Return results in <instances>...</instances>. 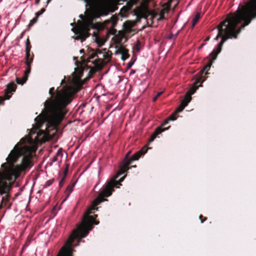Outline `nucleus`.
Returning <instances> with one entry per match:
<instances>
[{
  "mask_svg": "<svg viewBox=\"0 0 256 256\" xmlns=\"http://www.w3.org/2000/svg\"><path fill=\"white\" fill-rule=\"evenodd\" d=\"M256 18V0H250L234 13L227 15L226 18L220 22L216 28L218 34L214 38H221L216 50L210 54L212 62L220 52L224 43L228 39L236 38L241 30Z\"/></svg>",
  "mask_w": 256,
  "mask_h": 256,
  "instance_id": "f257e3e1",
  "label": "nucleus"
},
{
  "mask_svg": "<svg viewBox=\"0 0 256 256\" xmlns=\"http://www.w3.org/2000/svg\"><path fill=\"white\" fill-rule=\"evenodd\" d=\"M144 148H143L141 150L136 152L132 156L130 159L128 160V162L122 167L121 172L117 173L113 179L108 182L106 185L104 186L102 190L99 194L98 196L93 201L92 206L88 208L84 212L81 224H82V230H85L86 232L83 234L82 237H86L88 234L89 232L92 228V226L93 224L97 225L99 224L98 221L95 220L97 215H94V218L93 216H90V214L93 213L94 210L98 209V208H96L98 205L102 202L106 200V199H105L106 197L111 196L114 188H119L118 186L121 185L120 182L124 180L126 176L120 178L119 182L116 181V179L118 178L120 176L124 174L130 168L129 166L132 161L138 160L142 155L144 154L146 152V151L143 152V150Z\"/></svg>",
  "mask_w": 256,
  "mask_h": 256,
  "instance_id": "f03ea898",
  "label": "nucleus"
},
{
  "mask_svg": "<svg viewBox=\"0 0 256 256\" xmlns=\"http://www.w3.org/2000/svg\"><path fill=\"white\" fill-rule=\"evenodd\" d=\"M70 102V96L64 92L57 91L54 99H49L44 103V108L35 118L38 128L45 122L55 126L63 119L66 110V106Z\"/></svg>",
  "mask_w": 256,
  "mask_h": 256,
  "instance_id": "7ed1b4c3",
  "label": "nucleus"
},
{
  "mask_svg": "<svg viewBox=\"0 0 256 256\" xmlns=\"http://www.w3.org/2000/svg\"><path fill=\"white\" fill-rule=\"evenodd\" d=\"M82 224H80L74 230L64 244L61 248L56 256H72L73 248L77 246L81 242L82 237L86 232L82 230Z\"/></svg>",
  "mask_w": 256,
  "mask_h": 256,
  "instance_id": "20e7f679",
  "label": "nucleus"
},
{
  "mask_svg": "<svg viewBox=\"0 0 256 256\" xmlns=\"http://www.w3.org/2000/svg\"><path fill=\"white\" fill-rule=\"evenodd\" d=\"M91 10L100 16H106L111 10L110 5L106 0H84Z\"/></svg>",
  "mask_w": 256,
  "mask_h": 256,
  "instance_id": "39448f33",
  "label": "nucleus"
},
{
  "mask_svg": "<svg viewBox=\"0 0 256 256\" xmlns=\"http://www.w3.org/2000/svg\"><path fill=\"white\" fill-rule=\"evenodd\" d=\"M106 26L108 28L107 32V35H114L115 42L117 44L122 42L123 38H124V34L123 32L118 31L116 34L117 31L114 28L117 24V20L114 17H112L110 20H106L104 22Z\"/></svg>",
  "mask_w": 256,
  "mask_h": 256,
  "instance_id": "423d86ee",
  "label": "nucleus"
},
{
  "mask_svg": "<svg viewBox=\"0 0 256 256\" xmlns=\"http://www.w3.org/2000/svg\"><path fill=\"white\" fill-rule=\"evenodd\" d=\"M12 168H8L4 172H0V194L1 195L6 194L8 196V192L10 189L9 184L5 180L9 179V174L12 172Z\"/></svg>",
  "mask_w": 256,
  "mask_h": 256,
  "instance_id": "0eeeda50",
  "label": "nucleus"
},
{
  "mask_svg": "<svg viewBox=\"0 0 256 256\" xmlns=\"http://www.w3.org/2000/svg\"><path fill=\"white\" fill-rule=\"evenodd\" d=\"M32 155L30 153L24 156L20 166V170H25L26 169L29 168L32 166Z\"/></svg>",
  "mask_w": 256,
  "mask_h": 256,
  "instance_id": "6e6552de",
  "label": "nucleus"
},
{
  "mask_svg": "<svg viewBox=\"0 0 256 256\" xmlns=\"http://www.w3.org/2000/svg\"><path fill=\"white\" fill-rule=\"evenodd\" d=\"M16 88V86L14 82H10L8 84L4 90V98L5 100H9L13 92H15Z\"/></svg>",
  "mask_w": 256,
  "mask_h": 256,
  "instance_id": "1a4fd4ad",
  "label": "nucleus"
},
{
  "mask_svg": "<svg viewBox=\"0 0 256 256\" xmlns=\"http://www.w3.org/2000/svg\"><path fill=\"white\" fill-rule=\"evenodd\" d=\"M20 156V152L19 150H12L8 156L6 158L8 163L10 165L12 168L14 163L16 162Z\"/></svg>",
  "mask_w": 256,
  "mask_h": 256,
  "instance_id": "9d476101",
  "label": "nucleus"
},
{
  "mask_svg": "<svg viewBox=\"0 0 256 256\" xmlns=\"http://www.w3.org/2000/svg\"><path fill=\"white\" fill-rule=\"evenodd\" d=\"M31 64L32 63H30V62H29L28 61L26 62V68L24 72V75H25L24 77L23 78H22V80H20V78H16V81L17 84H22L26 82V80H27V78L30 72V70H31L30 64Z\"/></svg>",
  "mask_w": 256,
  "mask_h": 256,
  "instance_id": "9b49d317",
  "label": "nucleus"
},
{
  "mask_svg": "<svg viewBox=\"0 0 256 256\" xmlns=\"http://www.w3.org/2000/svg\"><path fill=\"white\" fill-rule=\"evenodd\" d=\"M80 18L83 20L84 27L86 28H88V27L94 28L92 20L90 18H85L82 14L80 15Z\"/></svg>",
  "mask_w": 256,
  "mask_h": 256,
  "instance_id": "f8f14e48",
  "label": "nucleus"
},
{
  "mask_svg": "<svg viewBox=\"0 0 256 256\" xmlns=\"http://www.w3.org/2000/svg\"><path fill=\"white\" fill-rule=\"evenodd\" d=\"M190 100H191V97H190V96H188L187 100H186L184 98V100H182V102H181L180 104L176 110L175 113L178 114V112H181L184 110V108L188 105V102H190Z\"/></svg>",
  "mask_w": 256,
  "mask_h": 256,
  "instance_id": "ddd939ff",
  "label": "nucleus"
},
{
  "mask_svg": "<svg viewBox=\"0 0 256 256\" xmlns=\"http://www.w3.org/2000/svg\"><path fill=\"white\" fill-rule=\"evenodd\" d=\"M135 22L132 21H126L123 24L124 30L126 32H130L132 30V28L134 26Z\"/></svg>",
  "mask_w": 256,
  "mask_h": 256,
  "instance_id": "4468645a",
  "label": "nucleus"
},
{
  "mask_svg": "<svg viewBox=\"0 0 256 256\" xmlns=\"http://www.w3.org/2000/svg\"><path fill=\"white\" fill-rule=\"evenodd\" d=\"M63 156L62 154V148H59L56 153V154L52 158V162H60L62 161V158Z\"/></svg>",
  "mask_w": 256,
  "mask_h": 256,
  "instance_id": "2eb2a0df",
  "label": "nucleus"
},
{
  "mask_svg": "<svg viewBox=\"0 0 256 256\" xmlns=\"http://www.w3.org/2000/svg\"><path fill=\"white\" fill-rule=\"evenodd\" d=\"M92 28L91 27H88V28H86L84 27V30H80L78 32V34L82 37V41L84 40L86 38L90 36V34L88 33V30L90 28Z\"/></svg>",
  "mask_w": 256,
  "mask_h": 256,
  "instance_id": "dca6fc26",
  "label": "nucleus"
},
{
  "mask_svg": "<svg viewBox=\"0 0 256 256\" xmlns=\"http://www.w3.org/2000/svg\"><path fill=\"white\" fill-rule=\"evenodd\" d=\"M168 128H157L154 133L151 136V137L150 138V141L152 142L153 141L154 138H156V136L160 134L162 132H164L166 130H168Z\"/></svg>",
  "mask_w": 256,
  "mask_h": 256,
  "instance_id": "f3484780",
  "label": "nucleus"
},
{
  "mask_svg": "<svg viewBox=\"0 0 256 256\" xmlns=\"http://www.w3.org/2000/svg\"><path fill=\"white\" fill-rule=\"evenodd\" d=\"M130 154H131V151L130 150L128 151L126 153V156H124V160H122V162L120 164V171L118 173H120V172H121V168H122V166H124L126 163V162H128V160H129L130 159V158H129V156H130Z\"/></svg>",
  "mask_w": 256,
  "mask_h": 256,
  "instance_id": "a211bd4d",
  "label": "nucleus"
},
{
  "mask_svg": "<svg viewBox=\"0 0 256 256\" xmlns=\"http://www.w3.org/2000/svg\"><path fill=\"white\" fill-rule=\"evenodd\" d=\"M177 114L175 112L171 114L168 118L164 120V122L162 124L161 126H164L166 125L170 120H176V114Z\"/></svg>",
  "mask_w": 256,
  "mask_h": 256,
  "instance_id": "6ab92c4d",
  "label": "nucleus"
},
{
  "mask_svg": "<svg viewBox=\"0 0 256 256\" xmlns=\"http://www.w3.org/2000/svg\"><path fill=\"white\" fill-rule=\"evenodd\" d=\"M200 18V13L197 12L192 20V27L193 28L196 24L199 19Z\"/></svg>",
  "mask_w": 256,
  "mask_h": 256,
  "instance_id": "aec40b11",
  "label": "nucleus"
},
{
  "mask_svg": "<svg viewBox=\"0 0 256 256\" xmlns=\"http://www.w3.org/2000/svg\"><path fill=\"white\" fill-rule=\"evenodd\" d=\"M30 51H26V62H29L30 63H32V58H30Z\"/></svg>",
  "mask_w": 256,
  "mask_h": 256,
  "instance_id": "412c9836",
  "label": "nucleus"
},
{
  "mask_svg": "<svg viewBox=\"0 0 256 256\" xmlns=\"http://www.w3.org/2000/svg\"><path fill=\"white\" fill-rule=\"evenodd\" d=\"M31 45L30 40L28 38L26 40V51H30Z\"/></svg>",
  "mask_w": 256,
  "mask_h": 256,
  "instance_id": "4be33fe9",
  "label": "nucleus"
},
{
  "mask_svg": "<svg viewBox=\"0 0 256 256\" xmlns=\"http://www.w3.org/2000/svg\"><path fill=\"white\" fill-rule=\"evenodd\" d=\"M38 18L36 16L32 20H30V23L28 24V26L30 28L35 23L38 21Z\"/></svg>",
  "mask_w": 256,
  "mask_h": 256,
  "instance_id": "5701e85b",
  "label": "nucleus"
},
{
  "mask_svg": "<svg viewBox=\"0 0 256 256\" xmlns=\"http://www.w3.org/2000/svg\"><path fill=\"white\" fill-rule=\"evenodd\" d=\"M138 0H129L127 3L128 6L130 8L132 6L136 4Z\"/></svg>",
  "mask_w": 256,
  "mask_h": 256,
  "instance_id": "b1692460",
  "label": "nucleus"
},
{
  "mask_svg": "<svg viewBox=\"0 0 256 256\" xmlns=\"http://www.w3.org/2000/svg\"><path fill=\"white\" fill-rule=\"evenodd\" d=\"M196 90V88H191V89L188 91V94L186 96H185V98H185L186 100H187V97H188V96H190H190H191L192 94H193L194 93V92H195Z\"/></svg>",
  "mask_w": 256,
  "mask_h": 256,
  "instance_id": "393cba45",
  "label": "nucleus"
},
{
  "mask_svg": "<svg viewBox=\"0 0 256 256\" xmlns=\"http://www.w3.org/2000/svg\"><path fill=\"white\" fill-rule=\"evenodd\" d=\"M73 186H74L68 185L67 186L66 189V194H67L68 195H69L72 191Z\"/></svg>",
  "mask_w": 256,
  "mask_h": 256,
  "instance_id": "a878e982",
  "label": "nucleus"
},
{
  "mask_svg": "<svg viewBox=\"0 0 256 256\" xmlns=\"http://www.w3.org/2000/svg\"><path fill=\"white\" fill-rule=\"evenodd\" d=\"M129 56L127 52H124L122 53V60H125L127 59Z\"/></svg>",
  "mask_w": 256,
  "mask_h": 256,
  "instance_id": "bb28decb",
  "label": "nucleus"
},
{
  "mask_svg": "<svg viewBox=\"0 0 256 256\" xmlns=\"http://www.w3.org/2000/svg\"><path fill=\"white\" fill-rule=\"evenodd\" d=\"M64 181H65V176H64L62 178L61 180H60V181L59 182V184H58V185H59V186L60 188L62 187L63 186V185L64 184Z\"/></svg>",
  "mask_w": 256,
  "mask_h": 256,
  "instance_id": "cd10ccee",
  "label": "nucleus"
},
{
  "mask_svg": "<svg viewBox=\"0 0 256 256\" xmlns=\"http://www.w3.org/2000/svg\"><path fill=\"white\" fill-rule=\"evenodd\" d=\"M44 12H45V9L44 8H42L40 11H38L36 13V17L38 18V16H40Z\"/></svg>",
  "mask_w": 256,
  "mask_h": 256,
  "instance_id": "c85d7f7f",
  "label": "nucleus"
},
{
  "mask_svg": "<svg viewBox=\"0 0 256 256\" xmlns=\"http://www.w3.org/2000/svg\"><path fill=\"white\" fill-rule=\"evenodd\" d=\"M162 92H158L156 96L153 98L152 101L154 102H156L158 98L162 94Z\"/></svg>",
  "mask_w": 256,
  "mask_h": 256,
  "instance_id": "c756f323",
  "label": "nucleus"
},
{
  "mask_svg": "<svg viewBox=\"0 0 256 256\" xmlns=\"http://www.w3.org/2000/svg\"><path fill=\"white\" fill-rule=\"evenodd\" d=\"M96 56H98L97 54L94 52V53H92V54H90L89 58L90 59H93V58H95Z\"/></svg>",
  "mask_w": 256,
  "mask_h": 256,
  "instance_id": "7c9ffc66",
  "label": "nucleus"
},
{
  "mask_svg": "<svg viewBox=\"0 0 256 256\" xmlns=\"http://www.w3.org/2000/svg\"><path fill=\"white\" fill-rule=\"evenodd\" d=\"M140 41H138L136 44V50L138 52L140 51Z\"/></svg>",
  "mask_w": 256,
  "mask_h": 256,
  "instance_id": "2f4dec72",
  "label": "nucleus"
},
{
  "mask_svg": "<svg viewBox=\"0 0 256 256\" xmlns=\"http://www.w3.org/2000/svg\"><path fill=\"white\" fill-rule=\"evenodd\" d=\"M176 36H177V34H170L168 36V38L169 39L175 38L176 37Z\"/></svg>",
  "mask_w": 256,
  "mask_h": 256,
  "instance_id": "473e14b6",
  "label": "nucleus"
},
{
  "mask_svg": "<svg viewBox=\"0 0 256 256\" xmlns=\"http://www.w3.org/2000/svg\"><path fill=\"white\" fill-rule=\"evenodd\" d=\"M52 184V182H50V180L47 181L45 184L44 186L48 187L50 186Z\"/></svg>",
  "mask_w": 256,
  "mask_h": 256,
  "instance_id": "72a5a7b5",
  "label": "nucleus"
},
{
  "mask_svg": "<svg viewBox=\"0 0 256 256\" xmlns=\"http://www.w3.org/2000/svg\"><path fill=\"white\" fill-rule=\"evenodd\" d=\"M134 64V62H129L126 66L128 68H130Z\"/></svg>",
  "mask_w": 256,
  "mask_h": 256,
  "instance_id": "f704fd0d",
  "label": "nucleus"
},
{
  "mask_svg": "<svg viewBox=\"0 0 256 256\" xmlns=\"http://www.w3.org/2000/svg\"><path fill=\"white\" fill-rule=\"evenodd\" d=\"M54 88H52L50 89L49 93L52 96H54Z\"/></svg>",
  "mask_w": 256,
  "mask_h": 256,
  "instance_id": "c9c22d12",
  "label": "nucleus"
},
{
  "mask_svg": "<svg viewBox=\"0 0 256 256\" xmlns=\"http://www.w3.org/2000/svg\"><path fill=\"white\" fill-rule=\"evenodd\" d=\"M96 42L99 46H102L104 44V42L102 40L99 41L96 39Z\"/></svg>",
  "mask_w": 256,
  "mask_h": 256,
  "instance_id": "e433bc0d",
  "label": "nucleus"
},
{
  "mask_svg": "<svg viewBox=\"0 0 256 256\" xmlns=\"http://www.w3.org/2000/svg\"><path fill=\"white\" fill-rule=\"evenodd\" d=\"M78 36H76L74 38L75 40H82V37L80 36L79 34H77Z\"/></svg>",
  "mask_w": 256,
  "mask_h": 256,
  "instance_id": "4c0bfd02",
  "label": "nucleus"
},
{
  "mask_svg": "<svg viewBox=\"0 0 256 256\" xmlns=\"http://www.w3.org/2000/svg\"><path fill=\"white\" fill-rule=\"evenodd\" d=\"M203 218V216L202 215H200L199 216L200 219L201 220V222L203 223L204 220H206V218H204V220H202V218Z\"/></svg>",
  "mask_w": 256,
  "mask_h": 256,
  "instance_id": "58836bf2",
  "label": "nucleus"
},
{
  "mask_svg": "<svg viewBox=\"0 0 256 256\" xmlns=\"http://www.w3.org/2000/svg\"><path fill=\"white\" fill-rule=\"evenodd\" d=\"M72 30L74 32L75 34H78V32L80 31V30H76L75 28H72Z\"/></svg>",
  "mask_w": 256,
  "mask_h": 256,
  "instance_id": "ea45409f",
  "label": "nucleus"
},
{
  "mask_svg": "<svg viewBox=\"0 0 256 256\" xmlns=\"http://www.w3.org/2000/svg\"><path fill=\"white\" fill-rule=\"evenodd\" d=\"M210 65H207V66H206L204 68V70H208L210 68Z\"/></svg>",
  "mask_w": 256,
  "mask_h": 256,
  "instance_id": "a19ab883",
  "label": "nucleus"
},
{
  "mask_svg": "<svg viewBox=\"0 0 256 256\" xmlns=\"http://www.w3.org/2000/svg\"><path fill=\"white\" fill-rule=\"evenodd\" d=\"M95 53L97 54H101L102 52H100V50H97Z\"/></svg>",
  "mask_w": 256,
  "mask_h": 256,
  "instance_id": "79ce46f5",
  "label": "nucleus"
},
{
  "mask_svg": "<svg viewBox=\"0 0 256 256\" xmlns=\"http://www.w3.org/2000/svg\"><path fill=\"white\" fill-rule=\"evenodd\" d=\"M40 2V0H36L35 3L36 4H38Z\"/></svg>",
  "mask_w": 256,
  "mask_h": 256,
  "instance_id": "37998d69",
  "label": "nucleus"
},
{
  "mask_svg": "<svg viewBox=\"0 0 256 256\" xmlns=\"http://www.w3.org/2000/svg\"><path fill=\"white\" fill-rule=\"evenodd\" d=\"M67 172H68V168H66V169L64 170V174L65 175H66V174Z\"/></svg>",
  "mask_w": 256,
  "mask_h": 256,
  "instance_id": "c03bdc74",
  "label": "nucleus"
},
{
  "mask_svg": "<svg viewBox=\"0 0 256 256\" xmlns=\"http://www.w3.org/2000/svg\"><path fill=\"white\" fill-rule=\"evenodd\" d=\"M210 40V38H209V37H208V38H206L205 39V40H205L206 42V41L208 40Z\"/></svg>",
  "mask_w": 256,
  "mask_h": 256,
  "instance_id": "a18cd8bd",
  "label": "nucleus"
},
{
  "mask_svg": "<svg viewBox=\"0 0 256 256\" xmlns=\"http://www.w3.org/2000/svg\"><path fill=\"white\" fill-rule=\"evenodd\" d=\"M80 52L82 54V53H83L84 52V50L83 49L82 50H80Z\"/></svg>",
  "mask_w": 256,
  "mask_h": 256,
  "instance_id": "49530a36",
  "label": "nucleus"
},
{
  "mask_svg": "<svg viewBox=\"0 0 256 256\" xmlns=\"http://www.w3.org/2000/svg\"><path fill=\"white\" fill-rule=\"evenodd\" d=\"M51 0H47V1H46L47 4H49Z\"/></svg>",
  "mask_w": 256,
  "mask_h": 256,
  "instance_id": "de8ad7c7",
  "label": "nucleus"
},
{
  "mask_svg": "<svg viewBox=\"0 0 256 256\" xmlns=\"http://www.w3.org/2000/svg\"><path fill=\"white\" fill-rule=\"evenodd\" d=\"M204 44H202L201 45V46H200V48H202V46H204Z\"/></svg>",
  "mask_w": 256,
  "mask_h": 256,
  "instance_id": "09e8293b",
  "label": "nucleus"
},
{
  "mask_svg": "<svg viewBox=\"0 0 256 256\" xmlns=\"http://www.w3.org/2000/svg\"><path fill=\"white\" fill-rule=\"evenodd\" d=\"M5 165H6V164H2V167H4V166H5Z\"/></svg>",
  "mask_w": 256,
  "mask_h": 256,
  "instance_id": "8fccbe9b",
  "label": "nucleus"
},
{
  "mask_svg": "<svg viewBox=\"0 0 256 256\" xmlns=\"http://www.w3.org/2000/svg\"><path fill=\"white\" fill-rule=\"evenodd\" d=\"M24 32H22V34H21V37H22V36H23V34H24Z\"/></svg>",
  "mask_w": 256,
  "mask_h": 256,
  "instance_id": "3c124183",
  "label": "nucleus"
},
{
  "mask_svg": "<svg viewBox=\"0 0 256 256\" xmlns=\"http://www.w3.org/2000/svg\"><path fill=\"white\" fill-rule=\"evenodd\" d=\"M132 167H133V168H136V166H132Z\"/></svg>",
  "mask_w": 256,
  "mask_h": 256,
  "instance_id": "603ef678",
  "label": "nucleus"
}]
</instances>
